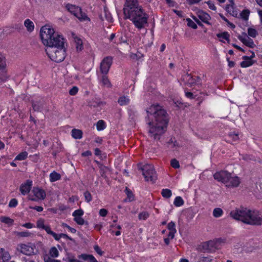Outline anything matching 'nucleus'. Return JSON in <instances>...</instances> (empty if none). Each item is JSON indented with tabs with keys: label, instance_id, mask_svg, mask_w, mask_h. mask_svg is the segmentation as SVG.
I'll list each match as a JSON object with an SVG mask.
<instances>
[{
	"label": "nucleus",
	"instance_id": "f257e3e1",
	"mask_svg": "<svg viewBox=\"0 0 262 262\" xmlns=\"http://www.w3.org/2000/svg\"><path fill=\"white\" fill-rule=\"evenodd\" d=\"M146 121L149 125V136L154 140H159L168 123L167 113L159 104L151 105L146 110Z\"/></svg>",
	"mask_w": 262,
	"mask_h": 262
},
{
	"label": "nucleus",
	"instance_id": "f03ea898",
	"mask_svg": "<svg viewBox=\"0 0 262 262\" xmlns=\"http://www.w3.org/2000/svg\"><path fill=\"white\" fill-rule=\"evenodd\" d=\"M123 13L125 18L130 19L139 29L147 24V16L143 13L137 0H126Z\"/></svg>",
	"mask_w": 262,
	"mask_h": 262
},
{
	"label": "nucleus",
	"instance_id": "7ed1b4c3",
	"mask_svg": "<svg viewBox=\"0 0 262 262\" xmlns=\"http://www.w3.org/2000/svg\"><path fill=\"white\" fill-rule=\"evenodd\" d=\"M230 216L235 220L250 225H262V214L256 210L246 208H236L230 212Z\"/></svg>",
	"mask_w": 262,
	"mask_h": 262
},
{
	"label": "nucleus",
	"instance_id": "20e7f679",
	"mask_svg": "<svg viewBox=\"0 0 262 262\" xmlns=\"http://www.w3.org/2000/svg\"><path fill=\"white\" fill-rule=\"evenodd\" d=\"M40 35L43 44L47 47H58L64 46V39L62 35L56 32L49 25L41 27Z\"/></svg>",
	"mask_w": 262,
	"mask_h": 262
},
{
	"label": "nucleus",
	"instance_id": "39448f33",
	"mask_svg": "<svg viewBox=\"0 0 262 262\" xmlns=\"http://www.w3.org/2000/svg\"><path fill=\"white\" fill-rule=\"evenodd\" d=\"M46 52L49 57L57 62L62 61L66 56V50L64 46L58 47H47Z\"/></svg>",
	"mask_w": 262,
	"mask_h": 262
},
{
	"label": "nucleus",
	"instance_id": "423d86ee",
	"mask_svg": "<svg viewBox=\"0 0 262 262\" xmlns=\"http://www.w3.org/2000/svg\"><path fill=\"white\" fill-rule=\"evenodd\" d=\"M66 8L71 14H73L80 21H84L90 20L86 14L82 11L80 7L71 4H68L66 6Z\"/></svg>",
	"mask_w": 262,
	"mask_h": 262
},
{
	"label": "nucleus",
	"instance_id": "0eeeda50",
	"mask_svg": "<svg viewBox=\"0 0 262 262\" xmlns=\"http://www.w3.org/2000/svg\"><path fill=\"white\" fill-rule=\"evenodd\" d=\"M141 169L143 171V175L144 176L146 181H150L152 183L155 182L157 176L153 165L145 164Z\"/></svg>",
	"mask_w": 262,
	"mask_h": 262
},
{
	"label": "nucleus",
	"instance_id": "6e6552de",
	"mask_svg": "<svg viewBox=\"0 0 262 262\" xmlns=\"http://www.w3.org/2000/svg\"><path fill=\"white\" fill-rule=\"evenodd\" d=\"M31 193L28 196L29 200L33 201H37L40 200H43L46 198V192L41 189L38 187H34L32 189Z\"/></svg>",
	"mask_w": 262,
	"mask_h": 262
},
{
	"label": "nucleus",
	"instance_id": "1a4fd4ad",
	"mask_svg": "<svg viewBox=\"0 0 262 262\" xmlns=\"http://www.w3.org/2000/svg\"><path fill=\"white\" fill-rule=\"evenodd\" d=\"M6 60L5 56L0 52V80L4 81L8 78Z\"/></svg>",
	"mask_w": 262,
	"mask_h": 262
},
{
	"label": "nucleus",
	"instance_id": "9d476101",
	"mask_svg": "<svg viewBox=\"0 0 262 262\" xmlns=\"http://www.w3.org/2000/svg\"><path fill=\"white\" fill-rule=\"evenodd\" d=\"M241 182V179L238 177L230 172L225 185L228 188H233L237 187Z\"/></svg>",
	"mask_w": 262,
	"mask_h": 262
},
{
	"label": "nucleus",
	"instance_id": "9b49d317",
	"mask_svg": "<svg viewBox=\"0 0 262 262\" xmlns=\"http://www.w3.org/2000/svg\"><path fill=\"white\" fill-rule=\"evenodd\" d=\"M230 173V172L227 170H220L216 172L213 174V178L218 182L225 184L227 180H228V178L229 176Z\"/></svg>",
	"mask_w": 262,
	"mask_h": 262
},
{
	"label": "nucleus",
	"instance_id": "f8f14e48",
	"mask_svg": "<svg viewBox=\"0 0 262 262\" xmlns=\"http://www.w3.org/2000/svg\"><path fill=\"white\" fill-rule=\"evenodd\" d=\"M112 63V59L111 57H106L103 59L100 64V70L102 74H106Z\"/></svg>",
	"mask_w": 262,
	"mask_h": 262
},
{
	"label": "nucleus",
	"instance_id": "ddd939ff",
	"mask_svg": "<svg viewBox=\"0 0 262 262\" xmlns=\"http://www.w3.org/2000/svg\"><path fill=\"white\" fill-rule=\"evenodd\" d=\"M238 38L246 46L253 48L255 46L254 43L252 39L249 38L245 32L242 35L238 36Z\"/></svg>",
	"mask_w": 262,
	"mask_h": 262
},
{
	"label": "nucleus",
	"instance_id": "4468645a",
	"mask_svg": "<svg viewBox=\"0 0 262 262\" xmlns=\"http://www.w3.org/2000/svg\"><path fill=\"white\" fill-rule=\"evenodd\" d=\"M36 226L38 228L42 229L45 230L47 233L50 235H55V232L52 231L50 228V227L45 224V221L42 219H39L36 223Z\"/></svg>",
	"mask_w": 262,
	"mask_h": 262
},
{
	"label": "nucleus",
	"instance_id": "2eb2a0df",
	"mask_svg": "<svg viewBox=\"0 0 262 262\" xmlns=\"http://www.w3.org/2000/svg\"><path fill=\"white\" fill-rule=\"evenodd\" d=\"M17 249L25 255H29L33 252V249L25 244L18 245Z\"/></svg>",
	"mask_w": 262,
	"mask_h": 262
},
{
	"label": "nucleus",
	"instance_id": "dca6fc26",
	"mask_svg": "<svg viewBox=\"0 0 262 262\" xmlns=\"http://www.w3.org/2000/svg\"><path fill=\"white\" fill-rule=\"evenodd\" d=\"M32 185V182L27 181L26 183L22 184L19 188L20 191L23 195H25L29 192Z\"/></svg>",
	"mask_w": 262,
	"mask_h": 262
},
{
	"label": "nucleus",
	"instance_id": "f3484780",
	"mask_svg": "<svg viewBox=\"0 0 262 262\" xmlns=\"http://www.w3.org/2000/svg\"><path fill=\"white\" fill-rule=\"evenodd\" d=\"M198 17L204 23L209 24V20L210 19V16L208 14L202 10H199L197 12Z\"/></svg>",
	"mask_w": 262,
	"mask_h": 262
},
{
	"label": "nucleus",
	"instance_id": "a211bd4d",
	"mask_svg": "<svg viewBox=\"0 0 262 262\" xmlns=\"http://www.w3.org/2000/svg\"><path fill=\"white\" fill-rule=\"evenodd\" d=\"M220 242L219 240L216 241L215 242L213 241H209L206 243H204L202 244V248L204 251H209L210 250L209 248L215 247V248L219 246Z\"/></svg>",
	"mask_w": 262,
	"mask_h": 262
},
{
	"label": "nucleus",
	"instance_id": "6ab92c4d",
	"mask_svg": "<svg viewBox=\"0 0 262 262\" xmlns=\"http://www.w3.org/2000/svg\"><path fill=\"white\" fill-rule=\"evenodd\" d=\"M84 262H98L94 256L91 254H82L79 256Z\"/></svg>",
	"mask_w": 262,
	"mask_h": 262
},
{
	"label": "nucleus",
	"instance_id": "aec40b11",
	"mask_svg": "<svg viewBox=\"0 0 262 262\" xmlns=\"http://www.w3.org/2000/svg\"><path fill=\"white\" fill-rule=\"evenodd\" d=\"M105 103L104 102L101 101L99 99L96 98L93 99L89 102V105L94 107H101V106L105 105Z\"/></svg>",
	"mask_w": 262,
	"mask_h": 262
},
{
	"label": "nucleus",
	"instance_id": "412c9836",
	"mask_svg": "<svg viewBox=\"0 0 262 262\" xmlns=\"http://www.w3.org/2000/svg\"><path fill=\"white\" fill-rule=\"evenodd\" d=\"M243 58L245 60L241 63V66L242 68H247L253 64V62L250 60V58H249L248 56H244L243 57Z\"/></svg>",
	"mask_w": 262,
	"mask_h": 262
},
{
	"label": "nucleus",
	"instance_id": "4be33fe9",
	"mask_svg": "<svg viewBox=\"0 0 262 262\" xmlns=\"http://www.w3.org/2000/svg\"><path fill=\"white\" fill-rule=\"evenodd\" d=\"M11 257L8 252L5 251L4 248L0 249V258L4 261H8Z\"/></svg>",
	"mask_w": 262,
	"mask_h": 262
},
{
	"label": "nucleus",
	"instance_id": "5701e85b",
	"mask_svg": "<svg viewBox=\"0 0 262 262\" xmlns=\"http://www.w3.org/2000/svg\"><path fill=\"white\" fill-rule=\"evenodd\" d=\"M72 136L76 139H80L82 137V130L78 129H73L72 130Z\"/></svg>",
	"mask_w": 262,
	"mask_h": 262
},
{
	"label": "nucleus",
	"instance_id": "b1692460",
	"mask_svg": "<svg viewBox=\"0 0 262 262\" xmlns=\"http://www.w3.org/2000/svg\"><path fill=\"white\" fill-rule=\"evenodd\" d=\"M24 25L26 27L27 30L29 32H32L34 29L33 23L29 19H27L24 22Z\"/></svg>",
	"mask_w": 262,
	"mask_h": 262
},
{
	"label": "nucleus",
	"instance_id": "393cba45",
	"mask_svg": "<svg viewBox=\"0 0 262 262\" xmlns=\"http://www.w3.org/2000/svg\"><path fill=\"white\" fill-rule=\"evenodd\" d=\"M44 103L41 101L33 102L32 103V107L35 111H40L42 108Z\"/></svg>",
	"mask_w": 262,
	"mask_h": 262
},
{
	"label": "nucleus",
	"instance_id": "a878e982",
	"mask_svg": "<svg viewBox=\"0 0 262 262\" xmlns=\"http://www.w3.org/2000/svg\"><path fill=\"white\" fill-rule=\"evenodd\" d=\"M74 41L76 44V48L77 51H80L82 50L83 46H82V40L77 37H74Z\"/></svg>",
	"mask_w": 262,
	"mask_h": 262
},
{
	"label": "nucleus",
	"instance_id": "bb28decb",
	"mask_svg": "<svg viewBox=\"0 0 262 262\" xmlns=\"http://www.w3.org/2000/svg\"><path fill=\"white\" fill-rule=\"evenodd\" d=\"M14 234L18 237H29L32 234L30 232L27 231L22 232L14 231Z\"/></svg>",
	"mask_w": 262,
	"mask_h": 262
},
{
	"label": "nucleus",
	"instance_id": "cd10ccee",
	"mask_svg": "<svg viewBox=\"0 0 262 262\" xmlns=\"http://www.w3.org/2000/svg\"><path fill=\"white\" fill-rule=\"evenodd\" d=\"M61 178L60 174L55 171H54L50 173V179L51 182H55L58 180H60Z\"/></svg>",
	"mask_w": 262,
	"mask_h": 262
},
{
	"label": "nucleus",
	"instance_id": "c85d7f7f",
	"mask_svg": "<svg viewBox=\"0 0 262 262\" xmlns=\"http://www.w3.org/2000/svg\"><path fill=\"white\" fill-rule=\"evenodd\" d=\"M129 102V99L125 96H121L118 100V103L122 106L127 105Z\"/></svg>",
	"mask_w": 262,
	"mask_h": 262
},
{
	"label": "nucleus",
	"instance_id": "c756f323",
	"mask_svg": "<svg viewBox=\"0 0 262 262\" xmlns=\"http://www.w3.org/2000/svg\"><path fill=\"white\" fill-rule=\"evenodd\" d=\"M0 221L5 224H7L10 226L12 225L13 224L14 221L6 216H1L0 217Z\"/></svg>",
	"mask_w": 262,
	"mask_h": 262
},
{
	"label": "nucleus",
	"instance_id": "7c9ffc66",
	"mask_svg": "<svg viewBox=\"0 0 262 262\" xmlns=\"http://www.w3.org/2000/svg\"><path fill=\"white\" fill-rule=\"evenodd\" d=\"M223 214L222 209L220 208H216L213 211V215L215 217H219Z\"/></svg>",
	"mask_w": 262,
	"mask_h": 262
},
{
	"label": "nucleus",
	"instance_id": "2f4dec72",
	"mask_svg": "<svg viewBox=\"0 0 262 262\" xmlns=\"http://www.w3.org/2000/svg\"><path fill=\"white\" fill-rule=\"evenodd\" d=\"M161 194L163 197L168 199L171 196L172 193L169 189H163L161 191Z\"/></svg>",
	"mask_w": 262,
	"mask_h": 262
},
{
	"label": "nucleus",
	"instance_id": "473e14b6",
	"mask_svg": "<svg viewBox=\"0 0 262 262\" xmlns=\"http://www.w3.org/2000/svg\"><path fill=\"white\" fill-rule=\"evenodd\" d=\"M49 253L52 257H57L59 255L58 251L55 247H53L50 249Z\"/></svg>",
	"mask_w": 262,
	"mask_h": 262
},
{
	"label": "nucleus",
	"instance_id": "72a5a7b5",
	"mask_svg": "<svg viewBox=\"0 0 262 262\" xmlns=\"http://www.w3.org/2000/svg\"><path fill=\"white\" fill-rule=\"evenodd\" d=\"M250 11L248 10H244L240 13L241 17L245 20H247L249 18Z\"/></svg>",
	"mask_w": 262,
	"mask_h": 262
},
{
	"label": "nucleus",
	"instance_id": "f704fd0d",
	"mask_svg": "<svg viewBox=\"0 0 262 262\" xmlns=\"http://www.w3.org/2000/svg\"><path fill=\"white\" fill-rule=\"evenodd\" d=\"M55 235H54V234H51V235H52L54 237V238H55V239L56 241H59L60 239V238L61 237L66 238V239H69L70 240L71 239V238H70L69 237V236L68 235H67L66 234L61 233L60 234H57L56 233H55Z\"/></svg>",
	"mask_w": 262,
	"mask_h": 262
},
{
	"label": "nucleus",
	"instance_id": "c9c22d12",
	"mask_svg": "<svg viewBox=\"0 0 262 262\" xmlns=\"http://www.w3.org/2000/svg\"><path fill=\"white\" fill-rule=\"evenodd\" d=\"M28 153L26 151L22 152L18 154L15 158V160H24L27 158Z\"/></svg>",
	"mask_w": 262,
	"mask_h": 262
},
{
	"label": "nucleus",
	"instance_id": "e433bc0d",
	"mask_svg": "<svg viewBox=\"0 0 262 262\" xmlns=\"http://www.w3.org/2000/svg\"><path fill=\"white\" fill-rule=\"evenodd\" d=\"M176 206L179 207L183 205L184 201L181 196H177L173 202Z\"/></svg>",
	"mask_w": 262,
	"mask_h": 262
},
{
	"label": "nucleus",
	"instance_id": "4c0bfd02",
	"mask_svg": "<svg viewBox=\"0 0 262 262\" xmlns=\"http://www.w3.org/2000/svg\"><path fill=\"white\" fill-rule=\"evenodd\" d=\"M102 82L103 83L104 85L106 86L107 88H111L112 86L111 82L108 79V77L105 75L102 76Z\"/></svg>",
	"mask_w": 262,
	"mask_h": 262
},
{
	"label": "nucleus",
	"instance_id": "58836bf2",
	"mask_svg": "<svg viewBox=\"0 0 262 262\" xmlns=\"http://www.w3.org/2000/svg\"><path fill=\"white\" fill-rule=\"evenodd\" d=\"M247 31L248 35L253 38H255L258 34L257 31L255 29L252 28H249Z\"/></svg>",
	"mask_w": 262,
	"mask_h": 262
},
{
	"label": "nucleus",
	"instance_id": "ea45409f",
	"mask_svg": "<svg viewBox=\"0 0 262 262\" xmlns=\"http://www.w3.org/2000/svg\"><path fill=\"white\" fill-rule=\"evenodd\" d=\"M216 36L219 38H224L227 41L229 40L230 35L227 32H224L222 33H218L217 34Z\"/></svg>",
	"mask_w": 262,
	"mask_h": 262
},
{
	"label": "nucleus",
	"instance_id": "a19ab883",
	"mask_svg": "<svg viewBox=\"0 0 262 262\" xmlns=\"http://www.w3.org/2000/svg\"><path fill=\"white\" fill-rule=\"evenodd\" d=\"M74 221L78 225H83L85 223V221L81 216H76L74 218Z\"/></svg>",
	"mask_w": 262,
	"mask_h": 262
},
{
	"label": "nucleus",
	"instance_id": "79ce46f5",
	"mask_svg": "<svg viewBox=\"0 0 262 262\" xmlns=\"http://www.w3.org/2000/svg\"><path fill=\"white\" fill-rule=\"evenodd\" d=\"M229 137L232 139L233 142L237 141L239 139L238 134L235 133H231L229 134Z\"/></svg>",
	"mask_w": 262,
	"mask_h": 262
},
{
	"label": "nucleus",
	"instance_id": "37998d69",
	"mask_svg": "<svg viewBox=\"0 0 262 262\" xmlns=\"http://www.w3.org/2000/svg\"><path fill=\"white\" fill-rule=\"evenodd\" d=\"M170 164L171 166L174 168H179L180 167L179 162L176 159H172L171 160Z\"/></svg>",
	"mask_w": 262,
	"mask_h": 262
},
{
	"label": "nucleus",
	"instance_id": "c03bdc74",
	"mask_svg": "<svg viewBox=\"0 0 262 262\" xmlns=\"http://www.w3.org/2000/svg\"><path fill=\"white\" fill-rule=\"evenodd\" d=\"M105 128L104 122L103 120H99L97 123V129L98 130L103 129Z\"/></svg>",
	"mask_w": 262,
	"mask_h": 262
},
{
	"label": "nucleus",
	"instance_id": "a18cd8bd",
	"mask_svg": "<svg viewBox=\"0 0 262 262\" xmlns=\"http://www.w3.org/2000/svg\"><path fill=\"white\" fill-rule=\"evenodd\" d=\"M167 144L168 147L171 148H174L176 146H178V144L177 141L174 139H171L168 142Z\"/></svg>",
	"mask_w": 262,
	"mask_h": 262
},
{
	"label": "nucleus",
	"instance_id": "49530a36",
	"mask_svg": "<svg viewBox=\"0 0 262 262\" xmlns=\"http://www.w3.org/2000/svg\"><path fill=\"white\" fill-rule=\"evenodd\" d=\"M186 20L187 21V25L189 27L194 29L197 28V25L190 18H187Z\"/></svg>",
	"mask_w": 262,
	"mask_h": 262
},
{
	"label": "nucleus",
	"instance_id": "de8ad7c7",
	"mask_svg": "<svg viewBox=\"0 0 262 262\" xmlns=\"http://www.w3.org/2000/svg\"><path fill=\"white\" fill-rule=\"evenodd\" d=\"M149 216V214L147 212H142L139 213V219L140 220H145Z\"/></svg>",
	"mask_w": 262,
	"mask_h": 262
},
{
	"label": "nucleus",
	"instance_id": "09e8293b",
	"mask_svg": "<svg viewBox=\"0 0 262 262\" xmlns=\"http://www.w3.org/2000/svg\"><path fill=\"white\" fill-rule=\"evenodd\" d=\"M83 213V211L82 209H79L74 211V212L73 213V216L74 217L82 216Z\"/></svg>",
	"mask_w": 262,
	"mask_h": 262
},
{
	"label": "nucleus",
	"instance_id": "8fccbe9b",
	"mask_svg": "<svg viewBox=\"0 0 262 262\" xmlns=\"http://www.w3.org/2000/svg\"><path fill=\"white\" fill-rule=\"evenodd\" d=\"M175 226L176 225L174 223L171 221L169 223H168L167 225V228L170 231L176 232L177 230L176 229Z\"/></svg>",
	"mask_w": 262,
	"mask_h": 262
},
{
	"label": "nucleus",
	"instance_id": "3c124183",
	"mask_svg": "<svg viewBox=\"0 0 262 262\" xmlns=\"http://www.w3.org/2000/svg\"><path fill=\"white\" fill-rule=\"evenodd\" d=\"M85 200L87 202H90L92 200V195L89 191H85L84 193Z\"/></svg>",
	"mask_w": 262,
	"mask_h": 262
},
{
	"label": "nucleus",
	"instance_id": "603ef678",
	"mask_svg": "<svg viewBox=\"0 0 262 262\" xmlns=\"http://www.w3.org/2000/svg\"><path fill=\"white\" fill-rule=\"evenodd\" d=\"M78 91V89L77 86H73L69 91V94L72 96L75 95L77 93Z\"/></svg>",
	"mask_w": 262,
	"mask_h": 262
},
{
	"label": "nucleus",
	"instance_id": "864d4df0",
	"mask_svg": "<svg viewBox=\"0 0 262 262\" xmlns=\"http://www.w3.org/2000/svg\"><path fill=\"white\" fill-rule=\"evenodd\" d=\"M212 259L209 257H201L198 262H212Z\"/></svg>",
	"mask_w": 262,
	"mask_h": 262
},
{
	"label": "nucleus",
	"instance_id": "5fc2aeb1",
	"mask_svg": "<svg viewBox=\"0 0 262 262\" xmlns=\"http://www.w3.org/2000/svg\"><path fill=\"white\" fill-rule=\"evenodd\" d=\"M126 193L127 195V198H128L129 201H132L134 199V196L131 191L128 190L127 188H126Z\"/></svg>",
	"mask_w": 262,
	"mask_h": 262
},
{
	"label": "nucleus",
	"instance_id": "6e6d98bb",
	"mask_svg": "<svg viewBox=\"0 0 262 262\" xmlns=\"http://www.w3.org/2000/svg\"><path fill=\"white\" fill-rule=\"evenodd\" d=\"M44 261L45 262H60V260L52 259L47 255L44 257Z\"/></svg>",
	"mask_w": 262,
	"mask_h": 262
},
{
	"label": "nucleus",
	"instance_id": "4d7b16f0",
	"mask_svg": "<svg viewBox=\"0 0 262 262\" xmlns=\"http://www.w3.org/2000/svg\"><path fill=\"white\" fill-rule=\"evenodd\" d=\"M17 205V201L15 199H12L9 202V206L10 207H15Z\"/></svg>",
	"mask_w": 262,
	"mask_h": 262
},
{
	"label": "nucleus",
	"instance_id": "13d9d810",
	"mask_svg": "<svg viewBox=\"0 0 262 262\" xmlns=\"http://www.w3.org/2000/svg\"><path fill=\"white\" fill-rule=\"evenodd\" d=\"M107 213V210L104 208L101 209L99 211V215L103 217L106 216Z\"/></svg>",
	"mask_w": 262,
	"mask_h": 262
},
{
	"label": "nucleus",
	"instance_id": "bf43d9fd",
	"mask_svg": "<svg viewBox=\"0 0 262 262\" xmlns=\"http://www.w3.org/2000/svg\"><path fill=\"white\" fill-rule=\"evenodd\" d=\"M207 5H208L209 8L212 10H216V7L215 6L214 4L211 2V1H208L206 2Z\"/></svg>",
	"mask_w": 262,
	"mask_h": 262
},
{
	"label": "nucleus",
	"instance_id": "052dcab7",
	"mask_svg": "<svg viewBox=\"0 0 262 262\" xmlns=\"http://www.w3.org/2000/svg\"><path fill=\"white\" fill-rule=\"evenodd\" d=\"M94 250H95V251L98 253L99 254V255H102V254H103V252L101 250L100 248H99V247L97 245H96L94 246Z\"/></svg>",
	"mask_w": 262,
	"mask_h": 262
},
{
	"label": "nucleus",
	"instance_id": "680f3d73",
	"mask_svg": "<svg viewBox=\"0 0 262 262\" xmlns=\"http://www.w3.org/2000/svg\"><path fill=\"white\" fill-rule=\"evenodd\" d=\"M30 208L35 210L38 212H41L43 210V208L41 206L30 207Z\"/></svg>",
	"mask_w": 262,
	"mask_h": 262
},
{
	"label": "nucleus",
	"instance_id": "e2e57ef3",
	"mask_svg": "<svg viewBox=\"0 0 262 262\" xmlns=\"http://www.w3.org/2000/svg\"><path fill=\"white\" fill-rule=\"evenodd\" d=\"M67 259L69 262H80L79 260L74 258V257H68Z\"/></svg>",
	"mask_w": 262,
	"mask_h": 262
},
{
	"label": "nucleus",
	"instance_id": "0e129e2a",
	"mask_svg": "<svg viewBox=\"0 0 262 262\" xmlns=\"http://www.w3.org/2000/svg\"><path fill=\"white\" fill-rule=\"evenodd\" d=\"M257 189L259 191V192L262 194V182H259L256 185Z\"/></svg>",
	"mask_w": 262,
	"mask_h": 262
},
{
	"label": "nucleus",
	"instance_id": "69168bd1",
	"mask_svg": "<svg viewBox=\"0 0 262 262\" xmlns=\"http://www.w3.org/2000/svg\"><path fill=\"white\" fill-rule=\"evenodd\" d=\"M176 233V232L170 231L168 235V238L173 239L174 237V234Z\"/></svg>",
	"mask_w": 262,
	"mask_h": 262
},
{
	"label": "nucleus",
	"instance_id": "338daca9",
	"mask_svg": "<svg viewBox=\"0 0 262 262\" xmlns=\"http://www.w3.org/2000/svg\"><path fill=\"white\" fill-rule=\"evenodd\" d=\"M23 226L28 229H31L33 227V225L30 223H27L23 224Z\"/></svg>",
	"mask_w": 262,
	"mask_h": 262
},
{
	"label": "nucleus",
	"instance_id": "774afa93",
	"mask_svg": "<svg viewBox=\"0 0 262 262\" xmlns=\"http://www.w3.org/2000/svg\"><path fill=\"white\" fill-rule=\"evenodd\" d=\"M201 1L202 0H187L188 4L191 5L194 4L198 3Z\"/></svg>",
	"mask_w": 262,
	"mask_h": 262
}]
</instances>
